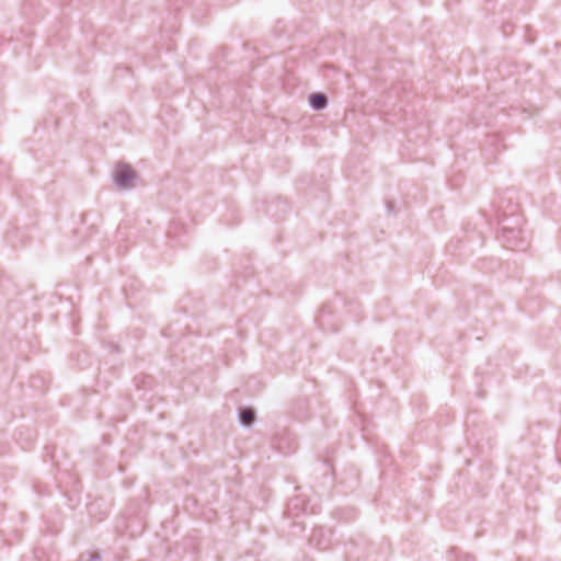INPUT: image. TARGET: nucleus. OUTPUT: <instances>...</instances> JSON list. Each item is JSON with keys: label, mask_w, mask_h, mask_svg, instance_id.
Here are the masks:
<instances>
[{"label": "nucleus", "mask_w": 561, "mask_h": 561, "mask_svg": "<svg viewBox=\"0 0 561 561\" xmlns=\"http://www.w3.org/2000/svg\"><path fill=\"white\" fill-rule=\"evenodd\" d=\"M387 208H388V211H389V213H392V211H393V209H394V205H393V203H392V202H388V203H387Z\"/></svg>", "instance_id": "nucleus-12"}, {"label": "nucleus", "mask_w": 561, "mask_h": 561, "mask_svg": "<svg viewBox=\"0 0 561 561\" xmlns=\"http://www.w3.org/2000/svg\"><path fill=\"white\" fill-rule=\"evenodd\" d=\"M8 174L9 167L4 162L0 161V179L7 176Z\"/></svg>", "instance_id": "nucleus-10"}, {"label": "nucleus", "mask_w": 561, "mask_h": 561, "mask_svg": "<svg viewBox=\"0 0 561 561\" xmlns=\"http://www.w3.org/2000/svg\"><path fill=\"white\" fill-rule=\"evenodd\" d=\"M309 105L314 111H322L324 110L329 104L328 96L322 92H313L309 95Z\"/></svg>", "instance_id": "nucleus-7"}, {"label": "nucleus", "mask_w": 561, "mask_h": 561, "mask_svg": "<svg viewBox=\"0 0 561 561\" xmlns=\"http://www.w3.org/2000/svg\"><path fill=\"white\" fill-rule=\"evenodd\" d=\"M368 548L367 540L359 536L357 539H351L346 543L345 558L346 561H360Z\"/></svg>", "instance_id": "nucleus-3"}, {"label": "nucleus", "mask_w": 561, "mask_h": 561, "mask_svg": "<svg viewBox=\"0 0 561 561\" xmlns=\"http://www.w3.org/2000/svg\"><path fill=\"white\" fill-rule=\"evenodd\" d=\"M457 561H476V559L472 556L463 554L460 556Z\"/></svg>", "instance_id": "nucleus-11"}, {"label": "nucleus", "mask_w": 561, "mask_h": 561, "mask_svg": "<svg viewBox=\"0 0 561 561\" xmlns=\"http://www.w3.org/2000/svg\"><path fill=\"white\" fill-rule=\"evenodd\" d=\"M80 561H101V554L99 552L88 553V559H84V556H82Z\"/></svg>", "instance_id": "nucleus-9"}, {"label": "nucleus", "mask_w": 561, "mask_h": 561, "mask_svg": "<svg viewBox=\"0 0 561 561\" xmlns=\"http://www.w3.org/2000/svg\"><path fill=\"white\" fill-rule=\"evenodd\" d=\"M517 205H511V210L507 213L506 210H501L497 215V224H499V232L508 231L514 232L516 228L523 226L524 219L517 213Z\"/></svg>", "instance_id": "nucleus-1"}, {"label": "nucleus", "mask_w": 561, "mask_h": 561, "mask_svg": "<svg viewBox=\"0 0 561 561\" xmlns=\"http://www.w3.org/2000/svg\"><path fill=\"white\" fill-rule=\"evenodd\" d=\"M497 239L503 244V247L512 250H525L526 249V239L524 236V231L522 227L516 228V231L508 232L502 231L499 232Z\"/></svg>", "instance_id": "nucleus-2"}, {"label": "nucleus", "mask_w": 561, "mask_h": 561, "mask_svg": "<svg viewBox=\"0 0 561 561\" xmlns=\"http://www.w3.org/2000/svg\"><path fill=\"white\" fill-rule=\"evenodd\" d=\"M324 312H325V310H324V309H322V310H321V318H323V317H324Z\"/></svg>", "instance_id": "nucleus-13"}, {"label": "nucleus", "mask_w": 561, "mask_h": 561, "mask_svg": "<svg viewBox=\"0 0 561 561\" xmlns=\"http://www.w3.org/2000/svg\"><path fill=\"white\" fill-rule=\"evenodd\" d=\"M136 176L135 171L126 163H118L114 171V182L121 188H130Z\"/></svg>", "instance_id": "nucleus-4"}, {"label": "nucleus", "mask_w": 561, "mask_h": 561, "mask_svg": "<svg viewBox=\"0 0 561 561\" xmlns=\"http://www.w3.org/2000/svg\"><path fill=\"white\" fill-rule=\"evenodd\" d=\"M238 416L242 426H250L255 420V412L251 408L243 407L239 408Z\"/></svg>", "instance_id": "nucleus-8"}, {"label": "nucleus", "mask_w": 561, "mask_h": 561, "mask_svg": "<svg viewBox=\"0 0 561 561\" xmlns=\"http://www.w3.org/2000/svg\"><path fill=\"white\" fill-rule=\"evenodd\" d=\"M308 512L314 513L313 507L309 510L308 502L304 497L297 495L289 500L285 513L289 518H296L300 514H305Z\"/></svg>", "instance_id": "nucleus-5"}, {"label": "nucleus", "mask_w": 561, "mask_h": 561, "mask_svg": "<svg viewBox=\"0 0 561 561\" xmlns=\"http://www.w3.org/2000/svg\"><path fill=\"white\" fill-rule=\"evenodd\" d=\"M309 542L319 550L328 549L331 545V530L323 527L313 528Z\"/></svg>", "instance_id": "nucleus-6"}]
</instances>
